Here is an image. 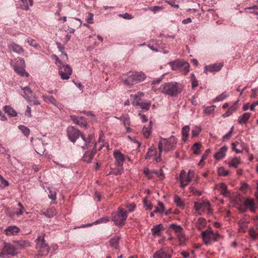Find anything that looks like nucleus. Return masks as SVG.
I'll use <instances>...</instances> for the list:
<instances>
[{"mask_svg": "<svg viewBox=\"0 0 258 258\" xmlns=\"http://www.w3.org/2000/svg\"><path fill=\"white\" fill-rule=\"evenodd\" d=\"M136 207V205L134 203H132L127 206L126 208L128 210V212H133L135 211Z\"/></svg>", "mask_w": 258, "mask_h": 258, "instance_id": "nucleus-62", "label": "nucleus"}, {"mask_svg": "<svg viewBox=\"0 0 258 258\" xmlns=\"http://www.w3.org/2000/svg\"><path fill=\"white\" fill-rule=\"evenodd\" d=\"M177 140L174 136H171L169 138H163L160 137V141L158 144V148L159 150V156L155 158L157 162L160 161V156L162 152L164 151L168 152L173 150L176 146Z\"/></svg>", "mask_w": 258, "mask_h": 258, "instance_id": "nucleus-2", "label": "nucleus"}, {"mask_svg": "<svg viewBox=\"0 0 258 258\" xmlns=\"http://www.w3.org/2000/svg\"><path fill=\"white\" fill-rule=\"evenodd\" d=\"M219 189L220 194L225 197H229L230 194L227 189V186L224 183L222 182L219 185Z\"/></svg>", "mask_w": 258, "mask_h": 258, "instance_id": "nucleus-27", "label": "nucleus"}, {"mask_svg": "<svg viewBox=\"0 0 258 258\" xmlns=\"http://www.w3.org/2000/svg\"><path fill=\"white\" fill-rule=\"evenodd\" d=\"M0 186L1 187H6L9 186V182L5 180L4 177L0 175Z\"/></svg>", "mask_w": 258, "mask_h": 258, "instance_id": "nucleus-55", "label": "nucleus"}, {"mask_svg": "<svg viewBox=\"0 0 258 258\" xmlns=\"http://www.w3.org/2000/svg\"><path fill=\"white\" fill-rule=\"evenodd\" d=\"M21 90L22 92H20V93L23 95V96L27 100L28 102H30V98L31 97L33 91L29 87L26 86L23 88H21Z\"/></svg>", "mask_w": 258, "mask_h": 258, "instance_id": "nucleus-18", "label": "nucleus"}, {"mask_svg": "<svg viewBox=\"0 0 258 258\" xmlns=\"http://www.w3.org/2000/svg\"><path fill=\"white\" fill-rule=\"evenodd\" d=\"M157 156V151L153 147H150L148 149V152L146 154L145 156L146 159H149L151 157L153 156Z\"/></svg>", "mask_w": 258, "mask_h": 258, "instance_id": "nucleus-39", "label": "nucleus"}, {"mask_svg": "<svg viewBox=\"0 0 258 258\" xmlns=\"http://www.w3.org/2000/svg\"><path fill=\"white\" fill-rule=\"evenodd\" d=\"M183 85L177 82L172 81L162 84L159 88L162 94L171 97H177L183 90Z\"/></svg>", "mask_w": 258, "mask_h": 258, "instance_id": "nucleus-1", "label": "nucleus"}, {"mask_svg": "<svg viewBox=\"0 0 258 258\" xmlns=\"http://www.w3.org/2000/svg\"><path fill=\"white\" fill-rule=\"evenodd\" d=\"M17 254V248L15 243L12 244L5 242L3 247L0 252V257L9 258L11 256H15Z\"/></svg>", "mask_w": 258, "mask_h": 258, "instance_id": "nucleus-8", "label": "nucleus"}, {"mask_svg": "<svg viewBox=\"0 0 258 258\" xmlns=\"http://www.w3.org/2000/svg\"><path fill=\"white\" fill-rule=\"evenodd\" d=\"M152 128V122L150 121L148 127L144 126L143 127L142 133L144 137L148 138L151 135Z\"/></svg>", "mask_w": 258, "mask_h": 258, "instance_id": "nucleus-31", "label": "nucleus"}, {"mask_svg": "<svg viewBox=\"0 0 258 258\" xmlns=\"http://www.w3.org/2000/svg\"><path fill=\"white\" fill-rule=\"evenodd\" d=\"M113 155L115 160V165L119 167H122L125 160L124 155L120 151L117 150L113 152Z\"/></svg>", "mask_w": 258, "mask_h": 258, "instance_id": "nucleus-14", "label": "nucleus"}, {"mask_svg": "<svg viewBox=\"0 0 258 258\" xmlns=\"http://www.w3.org/2000/svg\"><path fill=\"white\" fill-rule=\"evenodd\" d=\"M179 179L181 183V186L184 187L191 180V178L186 174V172L184 170H182L179 174Z\"/></svg>", "mask_w": 258, "mask_h": 258, "instance_id": "nucleus-17", "label": "nucleus"}, {"mask_svg": "<svg viewBox=\"0 0 258 258\" xmlns=\"http://www.w3.org/2000/svg\"><path fill=\"white\" fill-rule=\"evenodd\" d=\"M36 248L40 256L47 255L49 251L48 244L45 242L44 236H39L36 239Z\"/></svg>", "mask_w": 258, "mask_h": 258, "instance_id": "nucleus-10", "label": "nucleus"}, {"mask_svg": "<svg viewBox=\"0 0 258 258\" xmlns=\"http://www.w3.org/2000/svg\"><path fill=\"white\" fill-rule=\"evenodd\" d=\"M120 239V237L118 235H115L112 237L109 241L110 246L115 249H119V240Z\"/></svg>", "mask_w": 258, "mask_h": 258, "instance_id": "nucleus-25", "label": "nucleus"}, {"mask_svg": "<svg viewBox=\"0 0 258 258\" xmlns=\"http://www.w3.org/2000/svg\"><path fill=\"white\" fill-rule=\"evenodd\" d=\"M202 146V145L201 143L197 142L195 143L192 147V149L193 150V152L195 154L198 155L201 152V147Z\"/></svg>", "mask_w": 258, "mask_h": 258, "instance_id": "nucleus-43", "label": "nucleus"}, {"mask_svg": "<svg viewBox=\"0 0 258 258\" xmlns=\"http://www.w3.org/2000/svg\"><path fill=\"white\" fill-rule=\"evenodd\" d=\"M161 10H162V8L160 6H154L149 8V10L153 12L154 13H156Z\"/></svg>", "mask_w": 258, "mask_h": 258, "instance_id": "nucleus-60", "label": "nucleus"}, {"mask_svg": "<svg viewBox=\"0 0 258 258\" xmlns=\"http://www.w3.org/2000/svg\"><path fill=\"white\" fill-rule=\"evenodd\" d=\"M18 205L20 207V209L16 212V215L18 216H19L23 214L25 209L21 203H18Z\"/></svg>", "mask_w": 258, "mask_h": 258, "instance_id": "nucleus-53", "label": "nucleus"}, {"mask_svg": "<svg viewBox=\"0 0 258 258\" xmlns=\"http://www.w3.org/2000/svg\"><path fill=\"white\" fill-rule=\"evenodd\" d=\"M127 213L123 208L119 207L112 216V221L116 226H122L127 218Z\"/></svg>", "mask_w": 258, "mask_h": 258, "instance_id": "nucleus-7", "label": "nucleus"}, {"mask_svg": "<svg viewBox=\"0 0 258 258\" xmlns=\"http://www.w3.org/2000/svg\"><path fill=\"white\" fill-rule=\"evenodd\" d=\"M228 148L226 146H223L219 149V150L215 153L214 158L216 160H220L223 158L227 151Z\"/></svg>", "mask_w": 258, "mask_h": 258, "instance_id": "nucleus-22", "label": "nucleus"}, {"mask_svg": "<svg viewBox=\"0 0 258 258\" xmlns=\"http://www.w3.org/2000/svg\"><path fill=\"white\" fill-rule=\"evenodd\" d=\"M8 48L10 51L18 54L22 53L24 51V49L21 46L15 42L10 43L8 45Z\"/></svg>", "mask_w": 258, "mask_h": 258, "instance_id": "nucleus-19", "label": "nucleus"}, {"mask_svg": "<svg viewBox=\"0 0 258 258\" xmlns=\"http://www.w3.org/2000/svg\"><path fill=\"white\" fill-rule=\"evenodd\" d=\"M49 190L48 197L52 201L55 200L56 198V193L55 191H52L50 188L48 189Z\"/></svg>", "mask_w": 258, "mask_h": 258, "instance_id": "nucleus-52", "label": "nucleus"}, {"mask_svg": "<svg viewBox=\"0 0 258 258\" xmlns=\"http://www.w3.org/2000/svg\"><path fill=\"white\" fill-rule=\"evenodd\" d=\"M151 104L149 102H141L139 105L142 109L148 110L150 109Z\"/></svg>", "mask_w": 258, "mask_h": 258, "instance_id": "nucleus-49", "label": "nucleus"}, {"mask_svg": "<svg viewBox=\"0 0 258 258\" xmlns=\"http://www.w3.org/2000/svg\"><path fill=\"white\" fill-rule=\"evenodd\" d=\"M14 243L18 249H22L30 246V243L28 240L14 241Z\"/></svg>", "mask_w": 258, "mask_h": 258, "instance_id": "nucleus-21", "label": "nucleus"}, {"mask_svg": "<svg viewBox=\"0 0 258 258\" xmlns=\"http://www.w3.org/2000/svg\"><path fill=\"white\" fill-rule=\"evenodd\" d=\"M58 74L62 80H68L72 74V70L70 66L66 64H58Z\"/></svg>", "mask_w": 258, "mask_h": 258, "instance_id": "nucleus-11", "label": "nucleus"}, {"mask_svg": "<svg viewBox=\"0 0 258 258\" xmlns=\"http://www.w3.org/2000/svg\"><path fill=\"white\" fill-rule=\"evenodd\" d=\"M152 42L153 43H155V45H154L153 44H152L151 42L149 43V44L148 45V46L152 50L155 51V52H159L160 51V47H159V41L157 40H152Z\"/></svg>", "mask_w": 258, "mask_h": 258, "instance_id": "nucleus-33", "label": "nucleus"}, {"mask_svg": "<svg viewBox=\"0 0 258 258\" xmlns=\"http://www.w3.org/2000/svg\"><path fill=\"white\" fill-rule=\"evenodd\" d=\"M140 97L138 95H135L132 102V104L135 106H139L140 105Z\"/></svg>", "mask_w": 258, "mask_h": 258, "instance_id": "nucleus-56", "label": "nucleus"}, {"mask_svg": "<svg viewBox=\"0 0 258 258\" xmlns=\"http://www.w3.org/2000/svg\"><path fill=\"white\" fill-rule=\"evenodd\" d=\"M146 75L142 72H136L128 75L125 79H122L124 84L131 87L134 85L143 82L146 78Z\"/></svg>", "mask_w": 258, "mask_h": 258, "instance_id": "nucleus-4", "label": "nucleus"}, {"mask_svg": "<svg viewBox=\"0 0 258 258\" xmlns=\"http://www.w3.org/2000/svg\"><path fill=\"white\" fill-rule=\"evenodd\" d=\"M42 98L44 101L46 102L52 103L55 106H57L58 105L56 100L52 96H49L43 95Z\"/></svg>", "mask_w": 258, "mask_h": 258, "instance_id": "nucleus-36", "label": "nucleus"}, {"mask_svg": "<svg viewBox=\"0 0 258 258\" xmlns=\"http://www.w3.org/2000/svg\"><path fill=\"white\" fill-rule=\"evenodd\" d=\"M122 121L124 126L130 125V117L128 115L123 116Z\"/></svg>", "mask_w": 258, "mask_h": 258, "instance_id": "nucleus-51", "label": "nucleus"}, {"mask_svg": "<svg viewBox=\"0 0 258 258\" xmlns=\"http://www.w3.org/2000/svg\"><path fill=\"white\" fill-rule=\"evenodd\" d=\"M18 128L26 137L29 136L30 131L28 127L23 125H20Z\"/></svg>", "mask_w": 258, "mask_h": 258, "instance_id": "nucleus-45", "label": "nucleus"}, {"mask_svg": "<svg viewBox=\"0 0 258 258\" xmlns=\"http://www.w3.org/2000/svg\"><path fill=\"white\" fill-rule=\"evenodd\" d=\"M67 132L68 138L72 142L75 143L77 140L81 137V139L83 141L84 144L82 145H80V146L83 150L88 148V145L91 142L90 135L89 136L88 138L86 139L85 136L81 134L79 130L72 126H69L67 128Z\"/></svg>", "mask_w": 258, "mask_h": 258, "instance_id": "nucleus-3", "label": "nucleus"}, {"mask_svg": "<svg viewBox=\"0 0 258 258\" xmlns=\"http://www.w3.org/2000/svg\"><path fill=\"white\" fill-rule=\"evenodd\" d=\"M203 107L204 108V113L206 115H209L214 113L216 106L214 105L209 106H206L204 105L203 106Z\"/></svg>", "mask_w": 258, "mask_h": 258, "instance_id": "nucleus-38", "label": "nucleus"}, {"mask_svg": "<svg viewBox=\"0 0 258 258\" xmlns=\"http://www.w3.org/2000/svg\"><path fill=\"white\" fill-rule=\"evenodd\" d=\"M240 163V158L237 157H235L232 159L231 162L229 163V166L230 167L237 168Z\"/></svg>", "mask_w": 258, "mask_h": 258, "instance_id": "nucleus-41", "label": "nucleus"}, {"mask_svg": "<svg viewBox=\"0 0 258 258\" xmlns=\"http://www.w3.org/2000/svg\"><path fill=\"white\" fill-rule=\"evenodd\" d=\"M23 4L24 8L23 10L28 11L30 7L32 6L33 4V0H20Z\"/></svg>", "mask_w": 258, "mask_h": 258, "instance_id": "nucleus-40", "label": "nucleus"}, {"mask_svg": "<svg viewBox=\"0 0 258 258\" xmlns=\"http://www.w3.org/2000/svg\"><path fill=\"white\" fill-rule=\"evenodd\" d=\"M109 221V218L107 216H105V217H102V218L98 219L97 220L95 221L92 224H88L86 226H82V227H85L86 226H92L93 225H97V224H99L101 223H105L108 222Z\"/></svg>", "mask_w": 258, "mask_h": 258, "instance_id": "nucleus-34", "label": "nucleus"}, {"mask_svg": "<svg viewBox=\"0 0 258 258\" xmlns=\"http://www.w3.org/2000/svg\"><path fill=\"white\" fill-rule=\"evenodd\" d=\"M70 117L74 123L78 125L79 126L81 127L87 126V121L84 117L77 116L74 115H70Z\"/></svg>", "mask_w": 258, "mask_h": 258, "instance_id": "nucleus-16", "label": "nucleus"}, {"mask_svg": "<svg viewBox=\"0 0 258 258\" xmlns=\"http://www.w3.org/2000/svg\"><path fill=\"white\" fill-rule=\"evenodd\" d=\"M20 231V228L16 226H10L8 227L4 232L6 235L12 236L16 235Z\"/></svg>", "mask_w": 258, "mask_h": 258, "instance_id": "nucleus-20", "label": "nucleus"}, {"mask_svg": "<svg viewBox=\"0 0 258 258\" xmlns=\"http://www.w3.org/2000/svg\"><path fill=\"white\" fill-rule=\"evenodd\" d=\"M202 129L199 126H195L191 131V136L192 138L198 136L201 132Z\"/></svg>", "mask_w": 258, "mask_h": 258, "instance_id": "nucleus-46", "label": "nucleus"}, {"mask_svg": "<svg viewBox=\"0 0 258 258\" xmlns=\"http://www.w3.org/2000/svg\"><path fill=\"white\" fill-rule=\"evenodd\" d=\"M93 17L94 15L92 13H89L88 14V17L86 19L88 24H92L93 23Z\"/></svg>", "mask_w": 258, "mask_h": 258, "instance_id": "nucleus-59", "label": "nucleus"}, {"mask_svg": "<svg viewBox=\"0 0 258 258\" xmlns=\"http://www.w3.org/2000/svg\"><path fill=\"white\" fill-rule=\"evenodd\" d=\"M201 235L206 244H209L217 240L220 237L218 232H214L211 228H208L202 232Z\"/></svg>", "mask_w": 258, "mask_h": 258, "instance_id": "nucleus-9", "label": "nucleus"}, {"mask_svg": "<svg viewBox=\"0 0 258 258\" xmlns=\"http://www.w3.org/2000/svg\"><path fill=\"white\" fill-rule=\"evenodd\" d=\"M168 64L172 70L181 72L184 75H187L189 71V64L187 61L177 59L170 61Z\"/></svg>", "mask_w": 258, "mask_h": 258, "instance_id": "nucleus-5", "label": "nucleus"}, {"mask_svg": "<svg viewBox=\"0 0 258 258\" xmlns=\"http://www.w3.org/2000/svg\"><path fill=\"white\" fill-rule=\"evenodd\" d=\"M233 126H232L230 128V131L226 135H225L223 136V139L224 140L229 139L231 137L232 134L233 133Z\"/></svg>", "mask_w": 258, "mask_h": 258, "instance_id": "nucleus-61", "label": "nucleus"}, {"mask_svg": "<svg viewBox=\"0 0 258 258\" xmlns=\"http://www.w3.org/2000/svg\"><path fill=\"white\" fill-rule=\"evenodd\" d=\"M171 227L175 231V232L178 234L180 233L182 231V228L180 225H177L174 224L171 225Z\"/></svg>", "mask_w": 258, "mask_h": 258, "instance_id": "nucleus-48", "label": "nucleus"}, {"mask_svg": "<svg viewBox=\"0 0 258 258\" xmlns=\"http://www.w3.org/2000/svg\"><path fill=\"white\" fill-rule=\"evenodd\" d=\"M218 173L220 175L224 176H227L229 174V172L226 170L223 167L219 168Z\"/></svg>", "mask_w": 258, "mask_h": 258, "instance_id": "nucleus-54", "label": "nucleus"}, {"mask_svg": "<svg viewBox=\"0 0 258 258\" xmlns=\"http://www.w3.org/2000/svg\"><path fill=\"white\" fill-rule=\"evenodd\" d=\"M118 16L119 17H121L126 20H131V19H133V18L131 15L129 14L128 13H127L123 14H119Z\"/></svg>", "mask_w": 258, "mask_h": 258, "instance_id": "nucleus-58", "label": "nucleus"}, {"mask_svg": "<svg viewBox=\"0 0 258 258\" xmlns=\"http://www.w3.org/2000/svg\"><path fill=\"white\" fill-rule=\"evenodd\" d=\"M194 207L197 211L201 210L203 212H205L207 211L209 214L212 213L211 209H210V203L207 200L195 202Z\"/></svg>", "mask_w": 258, "mask_h": 258, "instance_id": "nucleus-12", "label": "nucleus"}, {"mask_svg": "<svg viewBox=\"0 0 258 258\" xmlns=\"http://www.w3.org/2000/svg\"><path fill=\"white\" fill-rule=\"evenodd\" d=\"M251 113L249 112H245L242 115L240 116L238 118V122L240 124L246 123L249 119Z\"/></svg>", "mask_w": 258, "mask_h": 258, "instance_id": "nucleus-30", "label": "nucleus"}, {"mask_svg": "<svg viewBox=\"0 0 258 258\" xmlns=\"http://www.w3.org/2000/svg\"><path fill=\"white\" fill-rule=\"evenodd\" d=\"M210 152V150L208 149L206 150L205 153L202 155L201 159L200 160L198 165L200 166L203 167L205 165L204 160L207 158Z\"/></svg>", "mask_w": 258, "mask_h": 258, "instance_id": "nucleus-44", "label": "nucleus"}, {"mask_svg": "<svg viewBox=\"0 0 258 258\" xmlns=\"http://www.w3.org/2000/svg\"><path fill=\"white\" fill-rule=\"evenodd\" d=\"M164 75H162L160 77L154 79L152 82H151V85L152 86V89L154 90V85L156 84H159L162 80L163 79Z\"/></svg>", "mask_w": 258, "mask_h": 258, "instance_id": "nucleus-47", "label": "nucleus"}, {"mask_svg": "<svg viewBox=\"0 0 258 258\" xmlns=\"http://www.w3.org/2000/svg\"><path fill=\"white\" fill-rule=\"evenodd\" d=\"M174 202L177 205V206L183 208L184 207V203L181 199L177 195H175L174 197Z\"/></svg>", "mask_w": 258, "mask_h": 258, "instance_id": "nucleus-42", "label": "nucleus"}, {"mask_svg": "<svg viewBox=\"0 0 258 258\" xmlns=\"http://www.w3.org/2000/svg\"><path fill=\"white\" fill-rule=\"evenodd\" d=\"M52 57L53 59H54L55 60V63L56 64H57V66H58V64H59V65L62 64V63L59 60V59L57 56H56L55 54H53L52 55Z\"/></svg>", "mask_w": 258, "mask_h": 258, "instance_id": "nucleus-64", "label": "nucleus"}, {"mask_svg": "<svg viewBox=\"0 0 258 258\" xmlns=\"http://www.w3.org/2000/svg\"><path fill=\"white\" fill-rule=\"evenodd\" d=\"M243 204L245 207L248 208L251 212H254L255 211L256 207L253 199L247 198L244 201Z\"/></svg>", "mask_w": 258, "mask_h": 258, "instance_id": "nucleus-23", "label": "nucleus"}, {"mask_svg": "<svg viewBox=\"0 0 258 258\" xmlns=\"http://www.w3.org/2000/svg\"><path fill=\"white\" fill-rule=\"evenodd\" d=\"M250 186L249 185L245 183V182H242L241 183V186L240 187V189L242 191H245L247 189L249 188Z\"/></svg>", "mask_w": 258, "mask_h": 258, "instance_id": "nucleus-57", "label": "nucleus"}, {"mask_svg": "<svg viewBox=\"0 0 258 258\" xmlns=\"http://www.w3.org/2000/svg\"><path fill=\"white\" fill-rule=\"evenodd\" d=\"M11 65L15 72L22 77H28L29 74L25 72V62L23 58L17 57L11 60Z\"/></svg>", "mask_w": 258, "mask_h": 258, "instance_id": "nucleus-6", "label": "nucleus"}, {"mask_svg": "<svg viewBox=\"0 0 258 258\" xmlns=\"http://www.w3.org/2000/svg\"><path fill=\"white\" fill-rule=\"evenodd\" d=\"M223 66V64L222 63H213L208 66H206L204 68V73L207 74L208 72H218L221 70Z\"/></svg>", "mask_w": 258, "mask_h": 258, "instance_id": "nucleus-15", "label": "nucleus"}, {"mask_svg": "<svg viewBox=\"0 0 258 258\" xmlns=\"http://www.w3.org/2000/svg\"><path fill=\"white\" fill-rule=\"evenodd\" d=\"M26 41L29 44L34 47H36L38 46V44L35 43V40L33 39H28Z\"/></svg>", "mask_w": 258, "mask_h": 258, "instance_id": "nucleus-63", "label": "nucleus"}, {"mask_svg": "<svg viewBox=\"0 0 258 258\" xmlns=\"http://www.w3.org/2000/svg\"><path fill=\"white\" fill-rule=\"evenodd\" d=\"M245 10H250V13L254 14L256 15H258V7L257 6H254L253 7H249L245 8Z\"/></svg>", "mask_w": 258, "mask_h": 258, "instance_id": "nucleus-50", "label": "nucleus"}, {"mask_svg": "<svg viewBox=\"0 0 258 258\" xmlns=\"http://www.w3.org/2000/svg\"><path fill=\"white\" fill-rule=\"evenodd\" d=\"M190 131L189 125H185L182 128V140L184 142L188 140V133Z\"/></svg>", "mask_w": 258, "mask_h": 258, "instance_id": "nucleus-28", "label": "nucleus"}, {"mask_svg": "<svg viewBox=\"0 0 258 258\" xmlns=\"http://www.w3.org/2000/svg\"><path fill=\"white\" fill-rule=\"evenodd\" d=\"M95 154L96 151H92L86 152L83 157V159L84 161L90 163L92 161Z\"/></svg>", "mask_w": 258, "mask_h": 258, "instance_id": "nucleus-26", "label": "nucleus"}, {"mask_svg": "<svg viewBox=\"0 0 258 258\" xmlns=\"http://www.w3.org/2000/svg\"><path fill=\"white\" fill-rule=\"evenodd\" d=\"M43 214L47 218H51L56 214V212L54 207H50L43 212Z\"/></svg>", "mask_w": 258, "mask_h": 258, "instance_id": "nucleus-32", "label": "nucleus"}, {"mask_svg": "<svg viewBox=\"0 0 258 258\" xmlns=\"http://www.w3.org/2000/svg\"><path fill=\"white\" fill-rule=\"evenodd\" d=\"M229 96V94L226 91H225L220 94L219 95L217 96L215 98L213 99L212 100L213 103H215L217 102H220L224 100L225 99H226L227 97Z\"/></svg>", "mask_w": 258, "mask_h": 258, "instance_id": "nucleus-35", "label": "nucleus"}, {"mask_svg": "<svg viewBox=\"0 0 258 258\" xmlns=\"http://www.w3.org/2000/svg\"><path fill=\"white\" fill-rule=\"evenodd\" d=\"M162 228V225L161 224L154 225L151 229L153 236L155 237L160 236L162 234L161 230Z\"/></svg>", "mask_w": 258, "mask_h": 258, "instance_id": "nucleus-24", "label": "nucleus"}, {"mask_svg": "<svg viewBox=\"0 0 258 258\" xmlns=\"http://www.w3.org/2000/svg\"><path fill=\"white\" fill-rule=\"evenodd\" d=\"M237 106L236 103L233 104L228 109V110L223 115L224 117H228L231 115L233 112L237 110Z\"/></svg>", "mask_w": 258, "mask_h": 258, "instance_id": "nucleus-37", "label": "nucleus"}, {"mask_svg": "<svg viewBox=\"0 0 258 258\" xmlns=\"http://www.w3.org/2000/svg\"><path fill=\"white\" fill-rule=\"evenodd\" d=\"M4 111L11 117H16L17 116V112L11 106L5 105L4 106Z\"/></svg>", "mask_w": 258, "mask_h": 258, "instance_id": "nucleus-29", "label": "nucleus"}, {"mask_svg": "<svg viewBox=\"0 0 258 258\" xmlns=\"http://www.w3.org/2000/svg\"><path fill=\"white\" fill-rule=\"evenodd\" d=\"M172 254L167 248H161L155 252L153 255V258H171Z\"/></svg>", "mask_w": 258, "mask_h": 258, "instance_id": "nucleus-13", "label": "nucleus"}]
</instances>
